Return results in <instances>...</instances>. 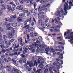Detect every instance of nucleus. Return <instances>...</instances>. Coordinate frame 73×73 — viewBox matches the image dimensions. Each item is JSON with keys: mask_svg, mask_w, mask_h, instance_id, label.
<instances>
[{"mask_svg": "<svg viewBox=\"0 0 73 73\" xmlns=\"http://www.w3.org/2000/svg\"><path fill=\"white\" fill-rule=\"evenodd\" d=\"M40 42L38 40H37L36 41V43H33V46H35V47H37V49L38 50H41V49H42V48H41V45H39V46L40 47V48L38 47V46L39 45V44H40Z\"/></svg>", "mask_w": 73, "mask_h": 73, "instance_id": "f257e3e1", "label": "nucleus"}, {"mask_svg": "<svg viewBox=\"0 0 73 73\" xmlns=\"http://www.w3.org/2000/svg\"><path fill=\"white\" fill-rule=\"evenodd\" d=\"M73 32H72L70 33V35H67V36L66 37L65 39H67L68 38V40H69V39H71L68 40V41H72L73 40Z\"/></svg>", "mask_w": 73, "mask_h": 73, "instance_id": "f03ea898", "label": "nucleus"}, {"mask_svg": "<svg viewBox=\"0 0 73 73\" xmlns=\"http://www.w3.org/2000/svg\"><path fill=\"white\" fill-rule=\"evenodd\" d=\"M47 7V5H42L41 7V8H40V7H39L38 8V11L39 12H41V11H42V10L43 11H45H45H47V9L46 8Z\"/></svg>", "mask_w": 73, "mask_h": 73, "instance_id": "7ed1b4c3", "label": "nucleus"}, {"mask_svg": "<svg viewBox=\"0 0 73 73\" xmlns=\"http://www.w3.org/2000/svg\"><path fill=\"white\" fill-rule=\"evenodd\" d=\"M15 33V30H12L11 33H9V38H11L12 37V36H14Z\"/></svg>", "mask_w": 73, "mask_h": 73, "instance_id": "20e7f679", "label": "nucleus"}, {"mask_svg": "<svg viewBox=\"0 0 73 73\" xmlns=\"http://www.w3.org/2000/svg\"><path fill=\"white\" fill-rule=\"evenodd\" d=\"M16 47H14L13 46H12L11 48H10L9 49H8L6 50V51L9 52L10 51L13 50V52H15L16 48Z\"/></svg>", "mask_w": 73, "mask_h": 73, "instance_id": "39448f33", "label": "nucleus"}, {"mask_svg": "<svg viewBox=\"0 0 73 73\" xmlns=\"http://www.w3.org/2000/svg\"><path fill=\"white\" fill-rule=\"evenodd\" d=\"M68 5L67 3H66L64 5V10L65 11V13L66 14L68 13V12H67V9L68 10Z\"/></svg>", "mask_w": 73, "mask_h": 73, "instance_id": "423d86ee", "label": "nucleus"}, {"mask_svg": "<svg viewBox=\"0 0 73 73\" xmlns=\"http://www.w3.org/2000/svg\"><path fill=\"white\" fill-rule=\"evenodd\" d=\"M18 42L20 43V46H23V39L21 38H19L18 39Z\"/></svg>", "mask_w": 73, "mask_h": 73, "instance_id": "0eeeda50", "label": "nucleus"}, {"mask_svg": "<svg viewBox=\"0 0 73 73\" xmlns=\"http://www.w3.org/2000/svg\"><path fill=\"white\" fill-rule=\"evenodd\" d=\"M41 24L42 25V27H40L39 29H40L41 31H43L44 30H45V28L44 27V22H42L41 23Z\"/></svg>", "mask_w": 73, "mask_h": 73, "instance_id": "6e6552de", "label": "nucleus"}, {"mask_svg": "<svg viewBox=\"0 0 73 73\" xmlns=\"http://www.w3.org/2000/svg\"><path fill=\"white\" fill-rule=\"evenodd\" d=\"M23 12H24V13H27V16H31V12H28V10H24Z\"/></svg>", "mask_w": 73, "mask_h": 73, "instance_id": "1a4fd4ad", "label": "nucleus"}, {"mask_svg": "<svg viewBox=\"0 0 73 73\" xmlns=\"http://www.w3.org/2000/svg\"><path fill=\"white\" fill-rule=\"evenodd\" d=\"M21 52H19L18 53L17 52H15L13 54H9V56H15V55H17V56H19V55H20V54L21 53Z\"/></svg>", "mask_w": 73, "mask_h": 73, "instance_id": "9d476101", "label": "nucleus"}, {"mask_svg": "<svg viewBox=\"0 0 73 73\" xmlns=\"http://www.w3.org/2000/svg\"><path fill=\"white\" fill-rule=\"evenodd\" d=\"M28 22L27 20H25V21L24 22V25L25 26L24 27V28H28V27H29V25H27V23Z\"/></svg>", "mask_w": 73, "mask_h": 73, "instance_id": "9b49d317", "label": "nucleus"}, {"mask_svg": "<svg viewBox=\"0 0 73 73\" xmlns=\"http://www.w3.org/2000/svg\"><path fill=\"white\" fill-rule=\"evenodd\" d=\"M19 44H18L17 46L16 47V48H15L16 52L18 51H19L20 52H21V51H22V48H19Z\"/></svg>", "mask_w": 73, "mask_h": 73, "instance_id": "f8f14e48", "label": "nucleus"}, {"mask_svg": "<svg viewBox=\"0 0 73 73\" xmlns=\"http://www.w3.org/2000/svg\"><path fill=\"white\" fill-rule=\"evenodd\" d=\"M30 35L31 36H32V37H36V36L38 35V34L37 33H33V32H31L30 33Z\"/></svg>", "mask_w": 73, "mask_h": 73, "instance_id": "ddd939ff", "label": "nucleus"}, {"mask_svg": "<svg viewBox=\"0 0 73 73\" xmlns=\"http://www.w3.org/2000/svg\"><path fill=\"white\" fill-rule=\"evenodd\" d=\"M70 30H68V31H67V32H65L64 36H67V35L68 36V37L70 35Z\"/></svg>", "mask_w": 73, "mask_h": 73, "instance_id": "4468645a", "label": "nucleus"}, {"mask_svg": "<svg viewBox=\"0 0 73 73\" xmlns=\"http://www.w3.org/2000/svg\"><path fill=\"white\" fill-rule=\"evenodd\" d=\"M3 63L2 62L0 63V66L1 67L0 68V70H2L3 69L5 68V66H3Z\"/></svg>", "mask_w": 73, "mask_h": 73, "instance_id": "2eb2a0df", "label": "nucleus"}, {"mask_svg": "<svg viewBox=\"0 0 73 73\" xmlns=\"http://www.w3.org/2000/svg\"><path fill=\"white\" fill-rule=\"evenodd\" d=\"M12 70L13 73H18V72H19V70L16 69L15 68H13Z\"/></svg>", "mask_w": 73, "mask_h": 73, "instance_id": "dca6fc26", "label": "nucleus"}, {"mask_svg": "<svg viewBox=\"0 0 73 73\" xmlns=\"http://www.w3.org/2000/svg\"><path fill=\"white\" fill-rule=\"evenodd\" d=\"M38 1H40L39 3L42 4H43V3H45L46 2V0H38Z\"/></svg>", "mask_w": 73, "mask_h": 73, "instance_id": "f3484780", "label": "nucleus"}, {"mask_svg": "<svg viewBox=\"0 0 73 73\" xmlns=\"http://www.w3.org/2000/svg\"><path fill=\"white\" fill-rule=\"evenodd\" d=\"M17 20L19 22H23V19L20 17H18L17 19Z\"/></svg>", "mask_w": 73, "mask_h": 73, "instance_id": "a211bd4d", "label": "nucleus"}, {"mask_svg": "<svg viewBox=\"0 0 73 73\" xmlns=\"http://www.w3.org/2000/svg\"><path fill=\"white\" fill-rule=\"evenodd\" d=\"M16 9H19V11H21L23 9V7H21L20 6H19L17 7Z\"/></svg>", "mask_w": 73, "mask_h": 73, "instance_id": "6ab92c4d", "label": "nucleus"}, {"mask_svg": "<svg viewBox=\"0 0 73 73\" xmlns=\"http://www.w3.org/2000/svg\"><path fill=\"white\" fill-rule=\"evenodd\" d=\"M11 42H8L7 44L5 46L6 48H7V49L10 46V45H11Z\"/></svg>", "mask_w": 73, "mask_h": 73, "instance_id": "aec40b11", "label": "nucleus"}, {"mask_svg": "<svg viewBox=\"0 0 73 73\" xmlns=\"http://www.w3.org/2000/svg\"><path fill=\"white\" fill-rule=\"evenodd\" d=\"M56 63L57 64H58V65H61V63H60L58 62V61H60V59L58 58L56 59Z\"/></svg>", "mask_w": 73, "mask_h": 73, "instance_id": "412c9836", "label": "nucleus"}, {"mask_svg": "<svg viewBox=\"0 0 73 73\" xmlns=\"http://www.w3.org/2000/svg\"><path fill=\"white\" fill-rule=\"evenodd\" d=\"M11 25H12V26L13 27H16L17 25V23H12L11 24Z\"/></svg>", "mask_w": 73, "mask_h": 73, "instance_id": "4be33fe9", "label": "nucleus"}, {"mask_svg": "<svg viewBox=\"0 0 73 73\" xmlns=\"http://www.w3.org/2000/svg\"><path fill=\"white\" fill-rule=\"evenodd\" d=\"M0 47L1 48H2V49H5L6 48L5 47V45H0Z\"/></svg>", "mask_w": 73, "mask_h": 73, "instance_id": "5701e85b", "label": "nucleus"}, {"mask_svg": "<svg viewBox=\"0 0 73 73\" xmlns=\"http://www.w3.org/2000/svg\"><path fill=\"white\" fill-rule=\"evenodd\" d=\"M32 18L31 17L30 18L28 19L27 21L29 23H31V22H32Z\"/></svg>", "mask_w": 73, "mask_h": 73, "instance_id": "b1692460", "label": "nucleus"}, {"mask_svg": "<svg viewBox=\"0 0 73 73\" xmlns=\"http://www.w3.org/2000/svg\"><path fill=\"white\" fill-rule=\"evenodd\" d=\"M9 4H11L12 5L13 7H16V5L15 4H13V3L12 2H11L9 3Z\"/></svg>", "mask_w": 73, "mask_h": 73, "instance_id": "393cba45", "label": "nucleus"}, {"mask_svg": "<svg viewBox=\"0 0 73 73\" xmlns=\"http://www.w3.org/2000/svg\"><path fill=\"white\" fill-rule=\"evenodd\" d=\"M20 17H24L25 16V13H23L20 14L19 15Z\"/></svg>", "mask_w": 73, "mask_h": 73, "instance_id": "a878e982", "label": "nucleus"}, {"mask_svg": "<svg viewBox=\"0 0 73 73\" xmlns=\"http://www.w3.org/2000/svg\"><path fill=\"white\" fill-rule=\"evenodd\" d=\"M10 17L12 19H16V15H14L10 16Z\"/></svg>", "mask_w": 73, "mask_h": 73, "instance_id": "bb28decb", "label": "nucleus"}, {"mask_svg": "<svg viewBox=\"0 0 73 73\" xmlns=\"http://www.w3.org/2000/svg\"><path fill=\"white\" fill-rule=\"evenodd\" d=\"M11 7V6L10 5H7V8L8 9H9V10H10Z\"/></svg>", "mask_w": 73, "mask_h": 73, "instance_id": "cd10ccee", "label": "nucleus"}, {"mask_svg": "<svg viewBox=\"0 0 73 73\" xmlns=\"http://www.w3.org/2000/svg\"><path fill=\"white\" fill-rule=\"evenodd\" d=\"M19 44H17V43H15V42L13 43V46H14V48H16V47H17V45H18Z\"/></svg>", "mask_w": 73, "mask_h": 73, "instance_id": "c85d7f7f", "label": "nucleus"}, {"mask_svg": "<svg viewBox=\"0 0 73 73\" xmlns=\"http://www.w3.org/2000/svg\"><path fill=\"white\" fill-rule=\"evenodd\" d=\"M15 7H13V8L11 7L10 10H11V12H13V11L15 10Z\"/></svg>", "mask_w": 73, "mask_h": 73, "instance_id": "c756f323", "label": "nucleus"}, {"mask_svg": "<svg viewBox=\"0 0 73 73\" xmlns=\"http://www.w3.org/2000/svg\"><path fill=\"white\" fill-rule=\"evenodd\" d=\"M6 50L5 49H2L1 51V52L3 53H5L6 52Z\"/></svg>", "mask_w": 73, "mask_h": 73, "instance_id": "7c9ffc66", "label": "nucleus"}, {"mask_svg": "<svg viewBox=\"0 0 73 73\" xmlns=\"http://www.w3.org/2000/svg\"><path fill=\"white\" fill-rule=\"evenodd\" d=\"M33 5H34V7L35 8H36V7L37 6V4H36V2H33L32 3Z\"/></svg>", "mask_w": 73, "mask_h": 73, "instance_id": "2f4dec72", "label": "nucleus"}, {"mask_svg": "<svg viewBox=\"0 0 73 73\" xmlns=\"http://www.w3.org/2000/svg\"><path fill=\"white\" fill-rule=\"evenodd\" d=\"M37 72L38 73H42V71L41 70V69H39L37 70Z\"/></svg>", "mask_w": 73, "mask_h": 73, "instance_id": "473e14b6", "label": "nucleus"}, {"mask_svg": "<svg viewBox=\"0 0 73 73\" xmlns=\"http://www.w3.org/2000/svg\"><path fill=\"white\" fill-rule=\"evenodd\" d=\"M52 67H50L49 68V70L50 72L51 73H53V72H52Z\"/></svg>", "mask_w": 73, "mask_h": 73, "instance_id": "72a5a7b5", "label": "nucleus"}, {"mask_svg": "<svg viewBox=\"0 0 73 73\" xmlns=\"http://www.w3.org/2000/svg\"><path fill=\"white\" fill-rule=\"evenodd\" d=\"M27 52V51L24 50L23 51V54H25Z\"/></svg>", "mask_w": 73, "mask_h": 73, "instance_id": "f704fd0d", "label": "nucleus"}, {"mask_svg": "<svg viewBox=\"0 0 73 73\" xmlns=\"http://www.w3.org/2000/svg\"><path fill=\"white\" fill-rule=\"evenodd\" d=\"M24 49H25V50H28L29 49V47L28 46H26V47H24L23 48Z\"/></svg>", "mask_w": 73, "mask_h": 73, "instance_id": "c9c22d12", "label": "nucleus"}, {"mask_svg": "<svg viewBox=\"0 0 73 73\" xmlns=\"http://www.w3.org/2000/svg\"><path fill=\"white\" fill-rule=\"evenodd\" d=\"M3 9L5 10V7H4V8L1 9V11H0V12L1 14H2V12H3V11H2V10H3Z\"/></svg>", "mask_w": 73, "mask_h": 73, "instance_id": "e433bc0d", "label": "nucleus"}, {"mask_svg": "<svg viewBox=\"0 0 73 73\" xmlns=\"http://www.w3.org/2000/svg\"><path fill=\"white\" fill-rule=\"evenodd\" d=\"M57 55H60V56H63V54H62V53L60 54V52H57Z\"/></svg>", "mask_w": 73, "mask_h": 73, "instance_id": "4c0bfd02", "label": "nucleus"}, {"mask_svg": "<svg viewBox=\"0 0 73 73\" xmlns=\"http://www.w3.org/2000/svg\"><path fill=\"white\" fill-rule=\"evenodd\" d=\"M11 29H12V27H7V31H10V30H11Z\"/></svg>", "mask_w": 73, "mask_h": 73, "instance_id": "58836bf2", "label": "nucleus"}, {"mask_svg": "<svg viewBox=\"0 0 73 73\" xmlns=\"http://www.w3.org/2000/svg\"><path fill=\"white\" fill-rule=\"evenodd\" d=\"M35 66V65H34V64H33V63H31L30 64L29 66L30 67H32V66Z\"/></svg>", "mask_w": 73, "mask_h": 73, "instance_id": "ea45409f", "label": "nucleus"}, {"mask_svg": "<svg viewBox=\"0 0 73 73\" xmlns=\"http://www.w3.org/2000/svg\"><path fill=\"white\" fill-rule=\"evenodd\" d=\"M42 23V20L40 19L38 20V24H41Z\"/></svg>", "mask_w": 73, "mask_h": 73, "instance_id": "a19ab883", "label": "nucleus"}, {"mask_svg": "<svg viewBox=\"0 0 73 73\" xmlns=\"http://www.w3.org/2000/svg\"><path fill=\"white\" fill-rule=\"evenodd\" d=\"M38 39L39 40H42V38L41 36H39L38 37Z\"/></svg>", "mask_w": 73, "mask_h": 73, "instance_id": "79ce46f5", "label": "nucleus"}, {"mask_svg": "<svg viewBox=\"0 0 73 73\" xmlns=\"http://www.w3.org/2000/svg\"><path fill=\"white\" fill-rule=\"evenodd\" d=\"M25 2H26L27 3H29V0H23Z\"/></svg>", "mask_w": 73, "mask_h": 73, "instance_id": "37998d69", "label": "nucleus"}, {"mask_svg": "<svg viewBox=\"0 0 73 73\" xmlns=\"http://www.w3.org/2000/svg\"><path fill=\"white\" fill-rule=\"evenodd\" d=\"M54 31H55L56 32H59L60 31V30H58L57 29H56L54 30Z\"/></svg>", "mask_w": 73, "mask_h": 73, "instance_id": "c03bdc74", "label": "nucleus"}, {"mask_svg": "<svg viewBox=\"0 0 73 73\" xmlns=\"http://www.w3.org/2000/svg\"><path fill=\"white\" fill-rule=\"evenodd\" d=\"M19 2L21 4H24V1L23 0H19Z\"/></svg>", "mask_w": 73, "mask_h": 73, "instance_id": "a18cd8bd", "label": "nucleus"}, {"mask_svg": "<svg viewBox=\"0 0 73 73\" xmlns=\"http://www.w3.org/2000/svg\"><path fill=\"white\" fill-rule=\"evenodd\" d=\"M36 65V66H37V61L35 60V62H34V65Z\"/></svg>", "mask_w": 73, "mask_h": 73, "instance_id": "49530a36", "label": "nucleus"}, {"mask_svg": "<svg viewBox=\"0 0 73 73\" xmlns=\"http://www.w3.org/2000/svg\"><path fill=\"white\" fill-rule=\"evenodd\" d=\"M3 38H4V39H6V38H7V36L6 35H3Z\"/></svg>", "mask_w": 73, "mask_h": 73, "instance_id": "de8ad7c7", "label": "nucleus"}, {"mask_svg": "<svg viewBox=\"0 0 73 73\" xmlns=\"http://www.w3.org/2000/svg\"><path fill=\"white\" fill-rule=\"evenodd\" d=\"M14 41H15V39H14V38H13L10 40V42H13Z\"/></svg>", "mask_w": 73, "mask_h": 73, "instance_id": "09e8293b", "label": "nucleus"}, {"mask_svg": "<svg viewBox=\"0 0 73 73\" xmlns=\"http://www.w3.org/2000/svg\"><path fill=\"white\" fill-rule=\"evenodd\" d=\"M30 29V30L31 31H33L34 30V28H33V27H31Z\"/></svg>", "mask_w": 73, "mask_h": 73, "instance_id": "8fccbe9b", "label": "nucleus"}, {"mask_svg": "<svg viewBox=\"0 0 73 73\" xmlns=\"http://www.w3.org/2000/svg\"><path fill=\"white\" fill-rule=\"evenodd\" d=\"M49 48H46L45 51H46V52H48L49 50Z\"/></svg>", "mask_w": 73, "mask_h": 73, "instance_id": "3c124183", "label": "nucleus"}, {"mask_svg": "<svg viewBox=\"0 0 73 73\" xmlns=\"http://www.w3.org/2000/svg\"><path fill=\"white\" fill-rule=\"evenodd\" d=\"M4 3V1L3 0H0V3H1V4H3Z\"/></svg>", "mask_w": 73, "mask_h": 73, "instance_id": "603ef678", "label": "nucleus"}, {"mask_svg": "<svg viewBox=\"0 0 73 73\" xmlns=\"http://www.w3.org/2000/svg\"><path fill=\"white\" fill-rule=\"evenodd\" d=\"M6 21H9V18H6L5 19Z\"/></svg>", "mask_w": 73, "mask_h": 73, "instance_id": "864d4df0", "label": "nucleus"}, {"mask_svg": "<svg viewBox=\"0 0 73 73\" xmlns=\"http://www.w3.org/2000/svg\"><path fill=\"white\" fill-rule=\"evenodd\" d=\"M13 62H14V64H16L17 63H16V60H14L13 59Z\"/></svg>", "mask_w": 73, "mask_h": 73, "instance_id": "5fc2aeb1", "label": "nucleus"}, {"mask_svg": "<svg viewBox=\"0 0 73 73\" xmlns=\"http://www.w3.org/2000/svg\"><path fill=\"white\" fill-rule=\"evenodd\" d=\"M69 5H71L73 6V4L72 3V2L71 1H70V2L69 3Z\"/></svg>", "mask_w": 73, "mask_h": 73, "instance_id": "6e6d98bb", "label": "nucleus"}, {"mask_svg": "<svg viewBox=\"0 0 73 73\" xmlns=\"http://www.w3.org/2000/svg\"><path fill=\"white\" fill-rule=\"evenodd\" d=\"M19 61L21 64H23V63L22 62V61H23V60H19Z\"/></svg>", "mask_w": 73, "mask_h": 73, "instance_id": "4d7b16f0", "label": "nucleus"}, {"mask_svg": "<svg viewBox=\"0 0 73 73\" xmlns=\"http://www.w3.org/2000/svg\"><path fill=\"white\" fill-rule=\"evenodd\" d=\"M35 25V22H32L31 23L32 26H34Z\"/></svg>", "mask_w": 73, "mask_h": 73, "instance_id": "13d9d810", "label": "nucleus"}, {"mask_svg": "<svg viewBox=\"0 0 73 73\" xmlns=\"http://www.w3.org/2000/svg\"><path fill=\"white\" fill-rule=\"evenodd\" d=\"M30 11H31V13H33V12H34L33 9H31L30 10Z\"/></svg>", "mask_w": 73, "mask_h": 73, "instance_id": "bf43d9fd", "label": "nucleus"}, {"mask_svg": "<svg viewBox=\"0 0 73 73\" xmlns=\"http://www.w3.org/2000/svg\"><path fill=\"white\" fill-rule=\"evenodd\" d=\"M58 44H60V45H62V44H63L62 43V42H58Z\"/></svg>", "mask_w": 73, "mask_h": 73, "instance_id": "052dcab7", "label": "nucleus"}, {"mask_svg": "<svg viewBox=\"0 0 73 73\" xmlns=\"http://www.w3.org/2000/svg\"><path fill=\"white\" fill-rule=\"evenodd\" d=\"M30 62L29 61H27V65H30Z\"/></svg>", "mask_w": 73, "mask_h": 73, "instance_id": "680f3d73", "label": "nucleus"}, {"mask_svg": "<svg viewBox=\"0 0 73 73\" xmlns=\"http://www.w3.org/2000/svg\"><path fill=\"white\" fill-rule=\"evenodd\" d=\"M1 57L2 58H4L5 57V55H2L1 56Z\"/></svg>", "mask_w": 73, "mask_h": 73, "instance_id": "e2e57ef3", "label": "nucleus"}, {"mask_svg": "<svg viewBox=\"0 0 73 73\" xmlns=\"http://www.w3.org/2000/svg\"><path fill=\"white\" fill-rule=\"evenodd\" d=\"M0 32H4V31L3 30V29H0Z\"/></svg>", "mask_w": 73, "mask_h": 73, "instance_id": "0e129e2a", "label": "nucleus"}, {"mask_svg": "<svg viewBox=\"0 0 73 73\" xmlns=\"http://www.w3.org/2000/svg\"><path fill=\"white\" fill-rule=\"evenodd\" d=\"M21 56L22 57H25V55H24L23 54H22L21 55Z\"/></svg>", "mask_w": 73, "mask_h": 73, "instance_id": "69168bd1", "label": "nucleus"}, {"mask_svg": "<svg viewBox=\"0 0 73 73\" xmlns=\"http://www.w3.org/2000/svg\"><path fill=\"white\" fill-rule=\"evenodd\" d=\"M26 62H27V60H24L23 63H24V64H26Z\"/></svg>", "mask_w": 73, "mask_h": 73, "instance_id": "338daca9", "label": "nucleus"}, {"mask_svg": "<svg viewBox=\"0 0 73 73\" xmlns=\"http://www.w3.org/2000/svg\"><path fill=\"white\" fill-rule=\"evenodd\" d=\"M39 51H40V50H36V53H38Z\"/></svg>", "mask_w": 73, "mask_h": 73, "instance_id": "774afa93", "label": "nucleus"}]
</instances>
